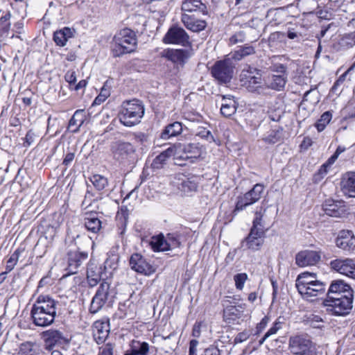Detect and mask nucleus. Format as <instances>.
<instances>
[{
	"instance_id": "41",
	"label": "nucleus",
	"mask_w": 355,
	"mask_h": 355,
	"mask_svg": "<svg viewBox=\"0 0 355 355\" xmlns=\"http://www.w3.org/2000/svg\"><path fill=\"white\" fill-rule=\"evenodd\" d=\"M283 128L277 126L271 129L266 136L263 137L262 140L268 144H274L282 139Z\"/></svg>"
},
{
	"instance_id": "32",
	"label": "nucleus",
	"mask_w": 355,
	"mask_h": 355,
	"mask_svg": "<svg viewBox=\"0 0 355 355\" xmlns=\"http://www.w3.org/2000/svg\"><path fill=\"white\" fill-rule=\"evenodd\" d=\"M44 336L46 343L49 346L63 345L69 341L68 339L63 336L62 333L58 330H48L44 332Z\"/></svg>"
},
{
	"instance_id": "45",
	"label": "nucleus",
	"mask_w": 355,
	"mask_h": 355,
	"mask_svg": "<svg viewBox=\"0 0 355 355\" xmlns=\"http://www.w3.org/2000/svg\"><path fill=\"white\" fill-rule=\"evenodd\" d=\"M332 119V112L326 111L322 114L320 119L315 122V127L318 132L323 131Z\"/></svg>"
},
{
	"instance_id": "47",
	"label": "nucleus",
	"mask_w": 355,
	"mask_h": 355,
	"mask_svg": "<svg viewBox=\"0 0 355 355\" xmlns=\"http://www.w3.org/2000/svg\"><path fill=\"white\" fill-rule=\"evenodd\" d=\"M166 237L168 244L169 245V250L181 247L182 242L180 241V235L177 232L168 233Z\"/></svg>"
},
{
	"instance_id": "49",
	"label": "nucleus",
	"mask_w": 355,
	"mask_h": 355,
	"mask_svg": "<svg viewBox=\"0 0 355 355\" xmlns=\"http://www.w3.org/2000/svg\"><path fill=\"white\" fill-rule=\"evenodd\" d=\"M283 322L280 321V317L278 318L272 324V326L268 330L263 337L260 340L259 343L261 345L263 342L271 335L275 334L279 329H282Z\"/></svg>"
},
{
	"instance_id": "19",
	"label": "nucleus",
	"mask_w": 355,
	"mask_h": 355,
	"mask_svg": "<svg viewBox=\"0 0 355 355\" xmlns=\"http://www.w3.org/2000/svg\"><path fill=\"white\" fill-rule=\"evenodd\" d=\"M245 308V304L225 306L223 311V321L230 324H238V320L243 316Z\"/></svg>"
},
{
	"instance_id": "36",
	"label": "nucleus",
	"mask_w": 355,
	"mask_h": 355,
	"mask_svg": "<svg viewBox=\"0 0 355 355\" xmlns=\"http://www.w3.org/2000/svg\"><path fill=\"white\" fill-rule=\"evenodd\" d=\"M84 225L88 231L96 234L101 229L102 223L96 214H88L86 213V216L84 218Z\"/></svg>"
},
{
	"instance_id": "4",
	"label": "nucleus",
	"mask_w": 355,
	"mask_h": 355,
	"mask_svg": "<svg viewBox=\"0 0 355 355\" xmlns=\"http://www.w3.org/2000/svg\"><path fill=\"white\" fill-rule=\"evenodd\" d=\"M263 191L264 185L261 183H257L250 190L239 195L232 210V216H236L239 211L245 209L247 207L257 202L261 198Z\"/></svg>"
},
{
	"instance_id": "46",
	"label": "nucleus",
	"mask_w": 355,
	"mask_h": 355,
	"mask_svg": "<svg viewBox=\"0 0 355 355\" xmlns=\"http://www.w3.org/2000/svg\"><path fill=\"white\" fill-rule=\"evenodd\" d=\"M90 181L94 187L98 191H101L107 185V180L105 177L95 174L90 178Z\"/></svg>"
},
{
	"instance_id": "39",
	"label": "nucleus",
	"mask_w": 355,
	"mask_h": 355,
	"mask_svg": "<svg viewBox=\"0 0 355 355\" xmlns=\"http://www.w3.org/2000/svg\"><path fill=\"white\" fill-rule=\"evenodd\" d=\"M73 32L71 28L64 27L62 29L57 31L53 34V40L55 44L60 46H65L67 40L72 37Z\"/></svg>"
},
{
	"instance_id": "44",
	"label": "nucleus",
	"mask_w": 355,
	"mask_h": 355,
	"mask_svg": "<svg viewBox=\"0 0 355 355\" xmlns=\"http://www.w3.org/2000/svg\"><path fill=\"white\" fill-rule=\"evenodd\" d=\"M315 273L309 272H304L298 275L295 280V286L297 289L301 288L302 286H304V282L311 284L313 282H318V280L315 279Z\"/></svg>"
},
{
	"instance_id": "15",
	"label": "nucleus",
	"mask_w": 355,
	"mask_h": 355,
	"mask_svg": "<svg viewBox=\"0 0 355 355\" xmlns=\"http://www.w3.org/2000/svg\"><path fill=\"white\" fill-rule=\"evenodd\" d=\"M297 290L304 299L313 300L312 297H320L325 293L326 286L320 281L313 282L311 284L304 282V286Z\"/></svg>"
},
{
	"instance_id": "29",
	"label": "nucleus",
	"mask_w": 355,
	"mask_h": 355,
	"mask_svg": "<svg viewBox=\"0 0 355 355\" xmlns=\"http://www.w3.org/2000/svg\"><path fill=\"white\" fill-rule=\"evenodd\" d=\"M342 190L349 197L355 198V172L346 173L342 178Z\"/></svg>"
},
{
	"instance_id": "14",
	"label": "nucleus",
	"mask_w": 355,
	"mask_h": 355,
	"mask_svg": "<svg viewBox=\"0 0 355 355\" xmlns=\"http://www.w3.org/2000/svg\"><path fill=\"white\" fill-rule=\"evenodd\" d=\"M109 290L110 284L103 281L92 300L89 309L91 313L94 314L98 312L108 300Z\"/></svg>"
},
{
	"instance_id": "25",
	"label": "nucleus",
	"mask_w": 355,
	"mask_h": 355,
	"mask_svg": "<svg viewBox=\"0 0 355 355\" xmlns=\"http://www.w3.org/2000/svg\"><path fill=\"white\" fill-rule=\"evenodd\" d=\"M177 177L179 180H182L179 188L182 192L189 193L197 191L198 182L196 176L191 175L187 177L184 173H179Z\"/></svg>"
},
{
	"instance_id": "56",
	"label": "nucleus",
	"mask_w": 355,
	"mask_h": 355,
	"mask_svg": "<svg viewBox=\"0 0 355 355\" xmlns=\"http://www.w3.org/2000/svg\"><path fill=\"white\" fill-rule=\"evenodd\" d=\"M148 135L144 133L135 134V144L137 143L141 146V149L144 150L150 144Z\"/></svg>"
},
{
	"instance_id": "54",
	"label": "nucleus",
	"mask_w": 355,
	"mask_h": 355,
	"mask_svg": "<svg viewBox=\"0 0 355 355\" xmlns=\"http://www.w3.org/2000/svg\"><path fill=\"white\" fill-rule=\"evenodd\" d=\"M329 168L326 164H323L313 176V182L314 183L320 182L327 174Z\"/></svg>"
},
{
	"instance_id": "50",
	"label": "nucleus",
	"mask_w": 355,
	"mask_h": 355,
	"mask_svg": "<svg viewBox=\"0 0 355 355\" xmlns=\"http://www.w3.org/2000/svg\"><path fill=\"white\" fill-rule=\"evenodd\" d=\"M134 355H148L150 351V345L146 342L135 341Z\"/></svg>"
},
{
	"instance_id": "26",
	"label": "nucleus",
	"mask_w": 355,
	"mask_h": 355,
	"mask_svg": "<svg viewBox=\"0 0 355 355\" xmlns=\"http://www.w3.org/2000/svg\"><path fill=\"white\" fill-rule=\"evenodd\" d=\"M171 157L175 160V151L173 144L160 153L155 157L151 163V167L153 169H161L166 164L167 161Z\"/></svg>"
},
{
	"instance_id": "5",
	"label": "nucleus",
	"mask_w": 355,
	"mask_h": 355,
	"mask_svg": "<svg viewBox=\"0 0 355 355\" xmlns=\"http://www.w3.org/2000/svg\"><path fill=\"white\" fill-rule=\"evenodd\" d=\"M240 81L241 85L250 92H257L265 87V81L262 78L261 70L250 66L242 70Z\"/></svg>"
},
{
	"instance_id": "60",
	"label": "nucleus",
	"mask_w": 355,
	"mask_h": 355,
	"mask_svg": "<svg viewBox=\"0 0 355 355\" xmlns=\"http://www.w3.org/2000/svg\"><path fill=\"white\" fill-rule=\"evenodd\" d=\"M355 118V103H348L344 110V119L345 120Z\"/></svg>"
},
{
	"instance_id": "51",
	"label": "nucleus",
	"mask_w": 355,
	"mask_h": 355,
	"mask_svg": "<svg viewBox=\"0 0 355 355\" xmlns=\"http://www.w3.org/2000/svg\"><path fill=\"white\" fill-rule=\"evenodd\" d=\"M35 345L31 342H26L21 344L19 354L20 355H35Z\"/></svg>"
},
{
	"instance_id": "38",
	"label": "nucleus",
	"mask_w": 355,
	"mask_h": 355,
	"mask_svg": "<svg viewBox=\"0 0 355 355\" xmlns=\"http://www.w3.org/2000/svg\"><path fill=\"white\" fill-rule=\"evenodd\" d=\"M266 211V209L262 206L257 209V210L254 212V216L252 220V224L250 229L254 230H268V229L264 228L263 225V217L265 216Z\"/></svg>"
},
{
	"instance_id": "22",
	"label": "nucleus",
	"mask_w": 355,
	"mask_h": 355,
	"mask_svg": "<svg viewBox=\"0 0 355 355\" xmlns=\"http://www.w3.org/2000/svg\"><path fill=\"white\" fill-rule=\"evenodd\" d=\"M181 21L188 30L193 32L204 31L207 26L205 20L198 19L193 15L186 13L182 15Z\"/></svg>"
},
{
	"instance_id": "6",
	"label": "nucleus",
	"mask_w": 355,
	"mask_h": 355,
	"mask_svg": "<svg viewBox=\"0 0 355 355\" xmlns=\"http://www.w3.org/2000/svg\"><path fill=\"white\" fill-rule=\"evenodd\" d=\"M210 73L220 85L231 81L234 73V66L230 58L217 60L211 67Z\"/></svg>"
},
{
	"instance_id": "34",
	"label": "nucleus",
	"mask_w": 355,
	"mask_h": 355,
	"mask_svg": "<svg viewBox=\"0 0 355 355\" xmlns=\"http://www.w3.org/2000/svg\"><path fill=\"white\" fill-rule=\"evenodd\" d=\"M151 249L155 252H165L169 250V245L166 237L162 233L153 236L149 242Z\"/></svg>"
},
{
	"instance_id": "30",
	"label": "nucleus",
	"mask_w": 355,
	"mask_h": 355,
	"mask_svg": "<svg viewBox=\"0 0 355 355\" xmlns=\"http://www.w3.org/2000/svg\"><path fill=\"white\" fill-rule=\"evenodd\" d=\"M181 9L184 12L199 11L202 15H208L207 6L201 0H184L182 3Z\"/></svg>"
},
{
	"instance_id": "2",
	"label": "nucleus",
	"mask_w": 355,
	"mask_h": 355,
	"mask_svg": "<svg viewBox=\"0 0 355 355\" xmlns=\"http://www.w3.org/2000/svg\"><path fill=\"white\" fill-rule=\"evenodd\" d=\"M175 151V160L184 161L185 163H179V165H186L187 163L193 164L205 158L206 148L199 143L173 144Z\"/></svg>"
},
{
	"instance_id": "52",
	"label": "nucleus",
	"mask_w": 355,
	"mask_h": 355,
	"mask_svg": "<svg viewBox=\"0 0 355 355\" xmlns=\"http://www.w3.org/2000/svg\"><path fill=\"white\" fill-rule=\"evenodd\" d=\"M132 302L129 299L120 304L119 313L121 318L131 316L132 314Z\"/></svg>"
},
{
	"instance_id": "35",
	"label": "nucleus",
	"mask_w": 355,
	"mask_h": 355,
	"mask_svg": "<svg viewBox=\"0 0 355 355\" xmlns=\"http://www.w3.org/2000/svg\"><path fill=\"white\" fill-rule=\"evenodd\" d=\"M182 132V123L179 121L167 125L162 130L160 137L162 139H168L171 137H177Z\"/></svg>"
},
{
	"instance_id": "3",
	"label": "nucleus",
	"mask_w": 355,
	"mask_h": 355,
	"mask_svg": "<svg viewBox=\"0 0 355 355\" xmlns=\"http://www.w3.org/2000/svg\"><path fill=\"white\" fill-rule=\"evenodd\" d=\"M288 349L293 355H317L315 344L307 334H295L288 340Z\"/></svg>"
},
{
	"instance_id": "12",
	"label": "nucleus",
	"mask_w": 355,
	"mask_h": 355,
	"mask_svg": "<svg viewBox=\"0 0 355 355\" xmlns=\"http://www.w3.org/2000/svg\"><path fill=\"white\" fill-rule=\"evenodd\" d=\"M133 190L130 191L126 197L123 199L122 202V205L121 206L119 210L116 213V219L117 221V225L119 230V234L121 236V240L123 243V245L124 248L128 246V241L124 238V234L125 232L126 226L128 222L129 215L131 214L132 209H129L128 207L127 201L130 197V196L132 193Z\"/></svg>"
},
{
	"instance_id": "37",
	"label": "nucleus",
	"mask_w": 355,
	"mask_h": 355,
	"mask_svg": "<svg viewBox=\"0 0 355 355\" xmlns=\"http://www.w3.org/2000/svg\"><path fill=\"white\" fill-rule=\"evenodd\" d=\"M355 69V61L353 62V64L343 73L341 74L338 79L334 82L333 86L331 87L329 94L331 96H338L341 90H339V87L344 83V82L347 79V76L348 75H352Z\"/></svg>"
},
{
	"instance_id": "59",
	"label": "nucleus",
	"mask_w": 355,
	"mask_h": 355,
	"mask_svg": "<svg viewBox=\"0 0 355 355\" xmlns=\"http://www.w3.org/2000/svg\"><path fill=\"white\" fill-rule=\"evenodd\" d=\"M20 254L19 250H15L10 257L9 259L7 261L6 270L8 271H11L15 266L17 264V262L19 259Z\"/></svg>"
},
{
	"instance_id": "9",
	"label": "nucleus",
	"mask_w": 355,
	"mask_h": 355,
	"mask_svg": "<svg viewBox=\"0 0 355 355\" xmlns=\"http://www.w3.org/2000/svg\"><path fill=\"white\" fill-rule=\"evenodd\" d=\"M322 210L329 216L344 218L349 214V209L343 200L326 199L322 205Z\"/></svg>"
},
{
	"instance_id": "31",
	"label": "nucleus",
	"mask_w": 355,
	"mask_h": 355,
	"mask_svg": "<svg viewBox=\"0 0 355 355\" xmlns=\"http://www.w3.org/2000/svg\"><path fill=\"white\" fill-rule=\"evenodd\" d=\"M135 271L145 275H150L155 272V269L140 254L135 253Z\"/></svg>"
},
{
	"instance_id": "40",
	"label": "nucleus",
	"mask_w": 355,
	"mask_h": 355,
	"mask_svg": "<svg viewBox=\"0 0 355 355\" xmlns=\"http://www.w3.org/2000/svg\"><path fill=\"white\" fill-rule=\"evenodd\" d=\"M256 53L255 48L250 44H245L239 46L232 55V58L236 60H241L243 58L254 55Z\"/></svg>"
},
{
	"instance_id": "58",
	"label": "nucleus",
	"mask_w": 355,
	"mask_h": 355,
	"mask_svg": "<svg viewBox=\"0 0 355 355\" xmlns=\"http://www.w3.org/2000/svg\"><path fill=\"white\" fill-rule=\"evenodd\" d=\"M10 17L11 13L10 11H8L3 16L0 18V26L3 33H8L10 28Z\"/></svg>"
},
{
	"instance_id": "43",
	"label": "nucleus",
	"mask_w": 355,
	"mask_h": 355,
	"mask_svg": "<svg viewBox=\"0 0 355 355\" xmlns=\"http://www.w3.org/2000/svg\"><path fill=\"white\" fill-rule=\"evenodd\" d=\"M236 102L233 99L229 98L222 103L220 113L225 118H230L236 112Z\"/></svg>"
},
{
	"instance_id": "55",
	"label": "nucleus",
	"mask_w": 355,
	"mask_h": 355,
	"mask_svg": "<svg viewBox=\"0 0 355 355\" xmlns=\"http://www.w3.org/2000/svg\"><path fill=\"white\" fill-rule=\"evenodd\" d=\"M72 117L79 121V123L78 125H76V128L71 130L72 132L76 133L79 131L80 128L83 125V124L85 122V111L83 110H78L74 112Z\"/></svg>"
},
{
	"instance_id": "18",
	"label": "nucleus",
	"mask_w": 355,
	"mask_h": 355,
	"mask_svg": "<svg viewBox=\"0 0 355 355\" xmlns=\"http://www.w3.org/2000/svg\"><path fill=\"white\" fill-rule=\"evenodd\" d=\"M336 245L347 252L355 250V236L352 230H342L335 240Z\"/></svg>"
},
{
	"instance_id": "63",
	"label": "nucleus",
	"mask_w": 355,
	"mask_h": 355,
	"mask_svg": "<svg viewBox=\"0 0 355 355\" xmlns=\"http://www.w3.org/2000/svg\"><path fill=\"white\" fill-rule=\"evenodd\" d=\"M250 337V333L248 331H243L242 332L239 333L234 339V343L238 344L241 343L245 340H247Z\"/></svg>"
},
{
	"instance_id": "33",
	"label": "nucleus",
	"mask_w": 355,
	"mask_h": 355,
	"mask_svg": "<svg viewBox=\"0 0 355 355\" xmlns=\"http://www.w3.org/2000/svg\"><path fill=\"white\" fill-rule=\"evenodd\" d=\"M112 150L116 159L123 160L133 151V146L130 143L119 142L115 144L112 147Z\"/></svg>"
},
{
	"instance_id": "42",
	"label": "nucleus",
	"mask_w": 355,
	"mask_h": 355,
	"mask_svg": "<svg viewBox=\"0 0 355 355\" xmlns=\"http://www.w3.org/2000/svg\"><path fill=\"white\" fill-rule=\"evenodd\" d=\"M287 81V74L272 75L270 78V86L272 89L282 91Z\"/></svg>"
},
{
	"instance_id": "24",
	"label": "nucleus",
	"mask_w": 355,
	"mask_h": 355,
	"mask_svg": "<svg viewBox=\"0 0 355 355\" xmlns=\"http://www.w3.org/2000/svg\"><path fill=\"white\" fill-rule=\"evenodd\" d=\"M335 293H341L344 297L354 296L353 289L343 279H336L330 284L327 295H333Z\"/></svg>"
},
{
	"instance_id": "21",
	"label": "nucleus",
	"mask_w": 355,
	"mask_h": 355,
	"mask_svg": "<svg viewBox=\"0 0 355 355\" xmlns=\"http://www.w3.org/2000/svg\"><path fill=\"white\" fill-rule=\"evenodd\" d=\"M88 258V253L85 252H69L67 254V270L69 274H76L78 272L79 267L81 266Z\"/></svg>"
},
{
	"instance_id": "1",
	"label": "nucleus",
	"mask_w": 355,
	"mask_h": 355,
	"mask_svg": "<svg viewBox=\"0 0 355 355\" xmlns=\"http://www.w3.org/2000/svg\"><path fill=\"white\" fill-rule=\"evenodd\" d=\"M57 305L58 302L49 295H39L31 309L33 323L39 327L51 324L56 316Z\"/></svg>"
},
{
	"instance_id": "27",
	"label": "nucleus",
	"mask_w": 355,
	"mask_h": 355,
	"mask_svg": "<svg viewBox=\"0 0 355 355\" xmlns=\"http://www.w3.org/2000/svg\"><path fill=\"white\" fill-rule=\"evenodd\" d=\"M87 279L90 287H94L101 280V268L90 261L87 268Z\"/></svg>"
},
{
	"instance_id": "8",
	"label": "nucleus",
	"mask_w": 355,
	"mask_h": 355,
	"mask_svg": "<svg viewBox=\"0 0 355 355\" xmlns=\"http://www.w3.org/2000/svg\"><path fill=\"white\" fill-rule=\"evenodd\" d=\"M114 40L115 42L112 48L114 56L118 57L133 51V35L131 29L124 28L121 30L114 36Z\"/></svg>"
},
{
	"instance_id": "10",
	"label": "nucleus",
	"mask_w": 355,
	"mask_h": 355,
	"mask_svg": "<svg viewBox=\"0 0 355 355\" xmlns=\"http://www.w3.org/2000/svg\"><path fill=\"white\" fill-rule=\"evenodd\" d=\"M162 42L166 44L190 45L189 36L184 28L178 25L171 26L164 35Z\"/></svg>"
},
{
	"instance_id": "62",
	"label": "nucleus",
	"mask_w": 355,
	"mask_h": 355,
	"mask_svg": "<svg viewBox=\"0 0 355 355\" xmlns=\"http://www.w3.org/2000/svg\"><path fill=\"white\" fill-rule=\"evenodd\" d=\"M270 316L265 315L261 321L257 324L256 334H259L266 327L267 324L270 322Z\"/></svg>"
},
{
	"instance_id": "48",
	"label": "nucleus",
	"mask_w": 355,
	"mask_h": 355,
	"mask_svg": "<svg viewBox=\"0 0 355 355\" xmlns=\"http://www.w3.org/2000/svg\"><path fill=\"white\" fill-rule=\"evenodd\" d=\"M305 322L313 327L320 329H322L324 324H326L321 316L315 314H311L306 316Z\"/></svg>"
},
{
	"instance_id": "11",
	"label": "nucleus",
	"mask_w": 355,
	"mask_h": 355,
	"mask_svg": "<svg viewBox=\"0 0 355 355\" xmlns=\"http://www.w3.org/2000/svg\"><path fill=\"white\" fill-rule=\"evenodd\" d=\"M329 268L340 275L355 280V259L352 258H337L329 263Z\"/></svg>"
},
{
	"instance_id": "17",
	"label": "nucleus",
	"mask_w": 355,
	"mask_h": 355,
	"mask_svg": "<svg viewBox=\"0 0 355 355\" xmlns=\"http://www.w3.org/2000/svg\"><path fill=\"white\" fill-rule=\"evenodd\" d=\"M160 57L174 64L184 65L189 57V51L182 49L166 48L160 53Z\"/></svg>"
},
{
	"instance_id": "28",
	"label": "nucleus",
	"mask_w": 355,
	"mask_h": 355,
	"mask_svg": "<svg viewBox=\"0 0 355 355\" xmlns=\"http://www.w3.org/2000/svg\"><path fill=\"white\" fill-rule=\"evenodd\" d=\"M355 46V31L345 33L340 36L337 42L334 44V48L337 51H345Z\"/></svg>"
},
{
	"instance_id": "53",
	"label": "nucleus",
	"mask_w": 355,
	"mask_h": 355,
	"mask_svg": "<svg viewBox=\"0 0 355 355\" xmlns=\"http://www.w3.org/2000/svg\"><path fill=\"white\" fill-rule=\"evenodd\" d=\"M248 279V276L245 272L236 274L234 276L235 287L239 291H242L244 288L245 283Z\"/></svg>"
},
{
	"instance_id": "23",
	"label": "nucleus",
	"mask_w": 355,
	"mask_h": 355,
	"mask_svg": "<svg viewBox=\"0 0 355 355\" xmlns=\"http://www.w3.org/2000/svg\"><path fill=\"white\" fill-rule=\"evenodd\" d=\"M119 119L125 126L132 127L133 125V103H132V101H125L122 103Z\"/></svg>"
},
{
	"instance_id": "64",
	"label": "nucleus",
	"mask_w": 355,
	"mask_h": 355,
	"mask_svg": "<svg viewBox=\"0 0 355 355\" xmlns=\"http://www.w3.org/2000/svg\"><path fill=\"white\" fill-rule=\"evenodd\" d=\"M114 347L111 343H107L100 348V352L98 355H113Z\"/></svg>"
},
{
	"instance_id": "61",
	"label": "nucleus",
	"mask_w": 355,
	"mask_h": 355,
	"mask_svg": "<svg viewBox=\"0 0 355 355\" xmlns=\"http://www.w3.org/2000/svg\"><path fill=\"white\" fill-rule=\"evenodd\" d=\"M245 33L243 31H239L236 33L235 34L232 35L230 37V43L231 44H236L239 42H243L245 41Z\"/></svg>"
},
{
	"instance_id": "57",
	"label": "nucleus",
	"mask_w": 355,
	"mask_h": 355,
	"mask_svg": "<svg viewBox=\"0 0 355 355\" xmlns=\"http://www.w3.org/2000/svg\"><path fill=\"white\" fill-rule=\"evenodd\" d=\"M144 110V107L141 102L135 98V125L136 124V121L138 120V122H139V119L143 117Z\"/></svg>"
},
{
	"instance_id": "7",
	"label": "nucleus",
	"mask_w": 355,
	"mask_h": 355,
	"mask_svg": "<svg viewBox=\"0 0 355 355\" xmlns=\"http://www.w3.org/2000/svg\"><path fill=\"white\" fill-rule=\"evenodd\" d=\"M354 296L341 298L340 300L332 298L324 300L323 305L327 312L335 316H345L348 315L353 307Z\"/></svg>"
},
{
	"instance_id": "20",
	"label": "nucleus",
	"mask_w": 355,
	"mask_h": 355,
	"mask_svg": "<svg viewBox=\"0 0 355 355\" xmlns=\"http://www.w3.org/2000/svg\"><path fill=\"white\" fill-rule=\"evenodd\" d=\"M93 338L98 345L103 344L107 340L110 331V320L105 319L96 321L92 326Z\"/></svg>"
},
{
	"instance_id": "16",
	"label": "nucleus",
	"mask_w": 355,
	"mask_h": 355,
	"mask_svg": "<svg viewBox=\"0 0 355 355\" xmlns=\"http://www.w3.org/2000/svg\"><path fill=\"white\" fill-rule=\"evenodd\" d=\"M321 259V252L302 250L295 255V264L301 268L315 266Z\"/></svg>"
},
{
	"instance_id": "13",
	"label": "nucleus",
	"mask_w": 355,
	"mask_h": 355,
	"mask_svg": "<svg viewBox=\"0 0 355 355\" xmlns=\"http://www.w3.org/2000/svg\"><path fill=\"white\" fill-rule=\"evenodd\" d=\"M266 230L250 229L248 234L241 242L242 246L251 251L260 250L264 244Z\"/></svg>"
}]
</instances>
